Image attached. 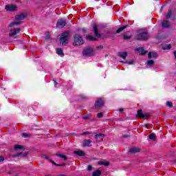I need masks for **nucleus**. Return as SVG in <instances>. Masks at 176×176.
I'll return each mask as SVG.
<instances>
[{"label": "nucleus", "instance_id": "nucleus-1", "mask_svg": "<svg viewBox=\"0 0 176 176\" xmlns=\"http://www.w3.org/2000/svg\"><path fill=\"white\" fill-rule=\"evenodd\" d=\"M25 19V14H19L16 16H15V20L16 21L11 22L8 24V27L10 28H13L14 27H16V25H20L21 24V21L24 20Z\"/></svg>", "mask_w": 176, "mask_h": 176}, {"label": "nucleus", "instance_id": "nucleus-2", "mask_svg": "<svg viewBox=\"0 0 176 176\" xmlns=\"http://www.w3.org/2000/svg\"><path fill=\"white\" fill-rule=\"evenodd\" d=\"M96 55V51L93 47H87L84 48L82 51V57H93V56Z\"/></svg>", "mask_w": 176, "mask_h": 176}, {"label": "nucleus", "instance_id": "nucleus-3", "mask_svg": "<svg viewBox=\"0 0 176 176\" xmlns=\"http://www.w3.org/2000/svg\"><path fill=\"white\" fill-rule=\"evenodd\" d=\"M149 38V34L142 30L138 32V34L135 36L137 41H146Z\"/></svg>", "mask_w": 176, "mask_h": 176}, {"label": "nucleus", "instance_id": "nucleus-4", "mask_svg": "<svg viewBox=\"0 0 176 176\" xmlns=\"http://www.w3.org/2000/svg\"><path fill=\"white\" fill-rule=\"evenodd\" d=\"M68 36H69V32H66L59 35L57 38V42L61 43L62 45H66L68 42Z\"/></svg>", "mask_w": 176, "mask_h": 176}, {"label": "nucleus", "instance_id": "nucleus-5", "mask_svg": "<svg viewBox=\"0 0 176 176\" xmlns=\"http://www.w3.org/2000/svg\"><path fill=\"white\" fill-rule=\"evenodd\" d=\"M21 32V29L20 28H14L10 30L9 36L16 39L20 37V32Z\"/></svg>", "mask_w": 176, "mask_h": 176}, {"label": "nucleus", "instance_id": "nucleus-6", "mask_svg": "<svg viewBox=\"0 0 176 176\" xmlns=\"http://www.w3.org/2000/svg\"><path fill=\"white\" fill-rule=\"evenodd\" d=\"M104 104H105V101L104 100V98H99L95 102L94 108L95 109H97V111H100V109H101V108L104 107Z\"/></svg>", "mask_w": 176, "mask_h": 176}, {"label": "nucleus", "instance_id": "nucleus-7", "mask_svg": "<svg viewBox=\"0 0 176 176\" xmlns=\"http://www.w3.org/2000/svg\"><path fill=\"white\" fill-rule=\"evenodd\" d=\"M83 43H85V41H83L82 36L76 34L74 36V42L73 43V45L74 46H80V45H83Z\"/></svg>", "mask_w": 176, "mask_h": 176}, {"label": "nucleus", "instance_id": "nucleus-8", "mask_svg": "<svg viewBox=\"0 0 176 176\" xmlns=\"http://www.w3.org/2000/svg\"><path fill=\"white\" fill-rule=\"evenodd\" d=\"M5 9L7 12H16L17 6L14 4H8L5 6Z\"/></svg>", "mask_w": 176, "mask_h": 176}, {"label": "nucleus", "instance_id": "nucleus-9", "mask_svg": "<svg viewBox=\"0 0 176 176\" xmlns=\"http://www.w3.org/2000/svg\"><path fill=\"white\" fill-rule=\"evenodd\" d=\"M67 25V21L65 19H60L56 23V27L58 28H64L65 25Z\"/></svg>", "mask_w": 176, "mask_h": 176}, {"label": "nucleus", "instance_id": "nucleus-10", "mask_svg": "<svg viewBox=\"0 0 176 176\" xmlns=\"http://www.w3.org/2000/svg\"><path fill=\"white\" fill-rule=\"evenodd\" d=\"M104 137H105V135L102 134V133L96 134L95 135V138H96V141H98V142H101L102 141H104Z\"/></svg>", "mask_w": 176, "mask_h": 176}, {"label": "nucleus", "instance_id": "nucleus-11", "mask_svg": "<svg viewBox=\"0 0 176 176\" xmlns=\"http://www.w3.org/2000/svg\"><path fill=\"white\" fill-rule=\"evenodd\" d=\"M142 149L138 147H132L129 149V153H138L141 152Z\"/></svg>", "mask_w": 176, "mask_h": 176}, {"label": "nucleus", "instance_id": "nucleus-12", "mask_svg": "<svg viewBox=\"0 0 176 176\" xmlns=\"http://www.w3.org/2000/svg\"><path fill=\"white\" fill-rule=\"evenodd\" d=\"M148 58H153L154 60H156L157 57H159V55H157V53L156 52H149L148 54Z\"/></svg>", "mask_w": 176, "mask_h": 176}, {"label": "nucleus", "instance_id": "nucleus-13", "mask_svg": "<svg viewBox=\"0 0 176 176\" xmlns=\"http://www.w3.org/2000/svg\"><path fill=\"white\" fill-rule=\"evenodd\" d=\"M135 51L138 52V53H140V54H142V56H144V54H146V52H145V50H144V47H142L136 48Z\"/></svg>", "mask_w": 176, "mask_h": 176}, {"label": "nucleus", "instance_id": "nucleus-14", "mask_svg": "<svg viewBox=\"0 0 176 176\" xmlns=\"http://www.w3.org/2000/svg\"><path fill=\"white\" fill-rule=\"evenodd\" d=\"M162 25L163 28H168L169 27H171V23H170L168 21L165 20L162 23Z\"/></svg>", "mask_w": 176, "mask_h": 176}, {"label": "nucleus", "instance_id": "nucleus-15", "mask_svg": "<svg viewBox=\"0 0 176 176\" xmlns=\"http://www.w3.org/2000/svg\"><path fill=\"white\" fill-rule=\"evenodd\" d=\"M98 164H99V166H109V162H107L105 160H103L102 161L98 162Z\"/></svg>", "mask_w": 176, "mask_h": 176}, {"label": "nucleus", "instance_id": "nucleus-16", "mask_svg": "<svg viewBox=\"0 0 176 176\" xmlns=\"http://www.w3.org/2000/svg\"><path fill=\"white\" fill-rule=\"evenodd\" d=\"M24 146L22 145L17 144L14 146V151H24Z\"/></svg>", "mask_w": 176, "mask_h": 176}, {"label": "nucleus", "instance_id": "nucleus-17", "mask_svg": "<svg viewBox=\"0 0 176 176\" xmlns=\"http://www.w3.org/2000/svg\"><path fill=\"white\" fill-rule=\"evenodd\" d=\"M91 144V140H84L82 143V146H91V145H90Z\"/></svg>", "mask_w": 176, "mask_h": 176}, {"label": "nucleus", "instance_id": "nucleus-18", "mask_svg": "<svg viewBox=\"0 0 176 176\" xmlns=\"http://www.w3.org/2000/svg\"><path fill=\"white\" fill-rule=\"evenodd\" d=\"M56 53L58 56H60V57H63L64 56V52L61 48L56 49Z\"/></svg>", "mask_w": 176, "mask_h": 176}, {"label": "nucleus", "instance_id": "nucleus-19", "mask_svg": "<svg viewBox=\"0 0 176 176\" xmlns=\"http://www.w3.org/2000/svg\"><path fill=\"white\" fill-rule=\"evenodd\" d=\"M74 153L78 156H85V152L82 151H74Z\"/></svg>", "mask_w": 176, "mask_h": 176}, {"label": "nucleus", "instance_id": "nucleus-20", "mask_svg": "<svg viewBox=\"0 0 176 176\" xmlns=\"http://www.w3.org/2000/svg\"><path fill=\"white\" fill-rule=\"evenodd\" d=\"M94 30L95 31V35H96V38H100V36H101V34H100V33H98V31L97 30V26L94 25Z\"/></svg>", "mask_w": 176, "mask_h": 176}, {"label": "nucleus", "instance_id": "nucleus-21", "mask_svg": "<svg viewBox=\"0 0 176 176\" xmlns=\"http://www.w3.org/2000/svg\"><path fill=\"white\" fill-rule=\"evenodd\" d=\"M148 138L153 141H156V135H155V133H151L148 135Z\"/></svg>", "mask_w": 176, "mask_h": 176}, {"label": "nucleus", "instance_id": "nucleus-22", "mask_svg": "<svg viewBox=\"0 0 176 176\" xmlns=\"http://www.w3.org/2000/svg\"><path fill=\"white\" fill-rule=\"evenodd\" d=\"M56 156H58V157H60L61 159H64V160L67 162V157L65 155L57 153Z\"/></svg>", "mask_w": 176, "mask_h": 176}, {"label": "nucleus", "instance_id": "nucleus-23", "mask_svg": "<svg viewBox=\"0 0 176 176\" xmlns=\"http://www.w3.org/2000/svg\"><path fill=\"white\" fill-rule=\"evenodd\" d=\"M92 175L93 176H100V175H101V170H96V171L93 172Z\"/></svg>", "mask_w": 176, "mask_h": 176}, {"label": "nucleus", "instance_id": "nucleus-24", "mask_svg": "<svg viewBox=\"0 0 176 176\" xmlns=\"http://www.w3.org/2000/svg\"><path fill=\"white\" fill-rule=\"evenodd\" d=\"M126 28H127V25H124L123 27L120 28L118 30H117V34H120V32H122V31H123L124 30H126Z\"/></svg>", "mask_w": 176, "mask_h": 176}, {"label": "nucleus", "instance_id": "nucleus-25", "mask_svg": "<svg viewBox=\"0 0 176 176\" xmlns=\"http://www.w3.org/2000/svg\"><path fill=\"white\" fill-rule=\"evenodd\" d=\"M87 41H96L97 38H96L93 36L88 35V36H87Z\"/></svg>", "mask_w": 176, "mask_h": 176}, {"label": "nucleus", "instance_id": "nucleus-26", "mask_svg": "<svg viewBox=\"0 0 176 176\" xmlns=\"http://www.w3.org/2000/svg\"><path fill=\"white\" fill-rule=\"evenodd\" d=\"M120 57H122L124 60L127 57V52L119 53Z\"/></svg>", "mask_w": 176, "mask_h": 176}, {"label": "nucleus", "instance_id": "nucleus-27", "mask_svg": "<svg viewBox=\"0 0 176 176\" xmlns=\"http://www.w3.org/2000/svg\"><path fill=\"white\" fill-rule=\"evenodd\" d=\"M144 116V113H142V110L140 109L138 111V118H142Z\"/></svg>", "mask_w": 176, "mask_h": 176}, {"label": "nucleus", "instance_id": "nucleus-28", "mask_svg": "<svg viewBox=\"0 0 176 176\" xmlns=\"http://www.w3.org/2000/svg\"><path fill=\"white\" fill-rule=\"evenodd\" d=\"M43 157H45V159H47V160H48V162H51V163H52V164L56 165V163L54 161H52V160L50 158H49L47 155H43Z\"/></svg>", "mask_w": 176, "mask_h": 176}, {"label": "nucleus", "instance_id": "nucleus-29", "mask_svg": "<svg viewBox=\"0 0 176 176\" xmlns=\"http://www.w3.org/2000/svg\"><path fill=\"white\" fill-rule=\"evenodd\" d=\"M155 64V60H149L147 61V65H149V67H152Z\"/></svg>", "mask_w": 176, "mask_h": 176}, {"label": "nucleus", "instance_id": "nucleus-30", "mask_svg": "<svg viewBox=\"0 0 176 176\" xmlns=\"http://www.w3.org/2000/svg\"><path fill=\"white\" fill-rule=\"evenodd\" d=\"M151 118V116L148 113L143 114V117H142V119H149Z\"/></svg>", "mask_w": 176, "mask_h": 176}, {"label": "nucleus", "instance_id": "nucleus-31", "mask_svg": "<svg viewBox=\"0 0 176 176\" xmlns=\"http://www.w3.org/2000/svg\"><path fill=\"white\" fill-rule=\"evenodd\" d=\"M20 156H21V153H18L15 155H12V157H20Z\"/></svg>", "mask_w": 176, "mask_h": 176}, {"label": "nucleus", "instance_id": "nucleus-32", "mask_svg": "<svg viewBox=\"0 0 176 176\" xmlns=\"http://www.w3.org/2000/svg\"><path fill=\"white\" fill-rule=\"evenodd\" d=\"M28 153H21V157H26L28 156Z\"/></svg>", "mask_w": 176, "mask_h": 176}, {"label": "nucleus", "instance_id": "nucleus-33", "mask_svg": "<svg viewBox=\"0 0 176 176\" xmlns=\"http://www.w3.org/2000/svg\"><path fill=\"white\" fill-rule=\"evenodd\" d=\"M171 14H172L171 11H168L166 15V19H170V17H171Z\"/></svg>", "mask_w": 176, "mask_h": 176}, {"label": "nucleus", "instance_id": "nucleus-34", "mask_svg": "<svg viewBox=\"0 0 176 176\" xmlns=\"http://www.w3.org/2000/svg\"><path fill=\"white\" fill-rule=\"evenodd\" d=\"M126 63L129 64V65H133V64H134V60H131L129 61H126Z\"/></svg>", "mask_w": 176, "mask_h": 176}, {"label": "nucleus", "instance_id": "nucleus-35", "mask_svg": "<svg viewBox=\"0 0 176 176\" xmlns=\"http://www.w3.org/2000/svg\"><path fill=\"white\" fill-rule=\"evenodd\" d=\"M131 36H126V35H124V39H131Z\"/></svg>", "mask_w": 176, "mask_h": 176}, {"label": "nucleus", "instance_id": "nucleus-36", "mask_svg": "<svg viewBox=\"0 0 176 176\" xmlns=\"http://www.w3.org/2000/svg\"><path fill=\"white\" fill-rule=\"evenodd\" d=\"M166 105H167V107H173V102H166Z\"/></svg>", "mask_w": 176, "mask_h": 176}, {"label": "nucleus", "instance_id": "nucleus-37", "mask_svg": "<svg viewBox=\"0 0 176 176\" xmlns=\"http://www.w3.org/2000/svg\"><path fill=\"white\" fill-rule=\"evenodd\" d=\"M102 116H104V114H102V113H98V118H102Z\"/></svg>", "mask_w": 176, "mask_h": 176}, {"label": "nucleus", "instance_id": "nucleus-38", "mask_svg": "<svg viewBox=\"0 0 176 176\" xmlns=\"http://www.w3.org/2000/svg\"><path fill=\"white\" fill-rule=\"evenodd\" d=\"M87 170H88V171H91V170H93V166H91V165H89Z\"/></svg>", "mask_w": 176, "mask_h": 176}, {"label": "nucleus", "instance_id": "nucleus-39", "mask_svg": "<svg viewBox=\"0 0 176 176\" xmlns=\"http://www.w3.org/2000/svg\"><path fill=\"white\" fill-rule=\"evenodd\" d=\"M4 161H5V157L1 156V157H0V163H2V162H4Z\"/></svg>", "mask_w": 176, "mask_h": 176}, {"label": "nucleus", "instance_id": "nucleus-40", "mask_svg": "<svg viewBox=\"0 0 176 176\" xmlns=\"http://www.w3.org/2000/svg\"><path fill=\"white\" fill-rule=\"evenodd\" d=\"M97 49H98L99 50H102V49H104V46L99 45V46L97 47Z\"/></svg>", "mask_w": 176, "mask_h": 176}, {"label": "nucleus", "instance_id": "nucleus-41", "mask_svg": "<svg viewBox=\"0 0 176 176\" xmlns=\"http://www.w3.org/2000/svg\"><path fill=\"white\" fill-rule=\"evenodd\" d=\"M22 136H23L24 138H27V137H29V135L27 134V133H23V134H22Z\"/></svg>", "mask_w": 176, "mask_h": 176}, {"label": "nucleus", "instance_id": "nucleus-42", "mask_svg": "<svg viewBox=\"0 0 176 176\" xmlns=\"http://www.w3.org/2000/svg\"><path fill=\"white\" fill-rule=\"evenodd\" d=\"M164 49H171V45H167Z\"/></svg>", "mask_w": 176, "mask_h": 176}, {"label": "nucleus", "instance_id": "nucleus-43", "mask_svg": "<svg viewBox=\"0 0 176 176\" xmlns=\"http://www.w3.org/2000/svg\"><path fill=\"white\" fill-rule=\"evenodd\" d=\"M54 86H55V87H56V86H57L58 83H57L56 81H54Z\"/></svg>", "mask_w": 176, "mask_h": 176}, {"label": "nucleus", "instance_id": "nucleus-44", "mask_svg": "<svg viewBox=\"0 0 176 176\" xmlns=\"http://www.w3.org/2000/svg\"><path fill=\"white\" fill-rule=\"evenodd\" d=\"M84 134H90V132L86 131V132H84Z\"/></svg>", "mask_w": 176, "mask_h": 176}, {"label": "nucleus", "instance_id": "nucleus-45", "mask_svg": "<svg viewBox=\"0 0 176 176\" xmlns=\"http://www.w3.org/2000/svg\"><path fill=\"white\" fill-rule=\"evenodd\" d=\"M81 98H87V97H86L85 96H81Z\"/></svg>", "mask_w": 176, "mask_h": 176}, {"label": "nucleus", "instance_id": "nucleus-46", "mask_svg": "<svg viewBox=\"0 0 176 176\" xmlns=\"http://www.w3.org/2000/svg\"><path fill=\"white\" fill-rule=\"evenodd\" d=\"M55 166H65V164H61V165H58V164H56V165Z\"/></svg>", "mask_w": 176, "mask_h": 176}, {"label": "nucleus", "instance_id": "nucleus-47", "mask_svg": "<svg viewBox=\"0 0 176 176\" xmlns=\"http://www.w3.org/2000/svg\"><path fill=\"white\" fill-rule=\"evenodd\" d=\"M173 54H174L175 57V58H176V51H175V52H173Z\"/></svg>", "mask_w": 176, "mask_h": 176}, {"label": "nucleus", "instance_id": "nucleus-48", "mask_svg": "<svg viewBox=\"0 0 176 176\" xmlns=\"http://www.w3.org/2000/svg\"><path fill=\"white\" fill-rule=\"evenodd\" d=\"M119 111H120V112H123V109H120L119 110Z\"/></svg>", "mask_w": 176, "mask_h": 176}, {"label": "nucleus", "instance_id": "nucleus-49", "mask_svg": "<svg viewBox=\"0 0 176 176\" xmlns=\"http://www.w3.org/2000/svg\"><path fill=\"white\" fill-rule=\"evenodd\" d=\"M84 119H87V117H84Z\"/></svg>", "mask_w": 176, "mask_h": 176}, {"label": "nucleus", "instance_id": "nucleus-50", "mask_svg": "<svg viewBox=\"0 0 176 176\" xmlns=\"http://www.w3.org/2000/svg\"><path fill=\"white\" fill-rule=\"evenodd\" d=\"M83 31H84L85 32H86V30H83Z\"/></svg>", "mask_w": 176, "mask_h": 176}, {"label": "nucleus", "instance_id": "nucleus-51", "mask_svg": "<svg viewBox=\"0 0 176 176\" xmlns=\"http://www.w3.org/2000/svg\"><path fill=\"white\" fill-rule=\"evenodd\" d=\"M175 163H176V160L174 161Z\"/></svg>", "mask_w": 176, "mask_h": 176}]
</instances>
